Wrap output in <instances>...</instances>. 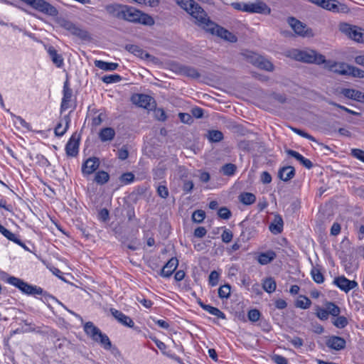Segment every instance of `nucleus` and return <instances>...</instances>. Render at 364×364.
Instances as JSON below:
<instances>
[{"instance_id":"nucleus-1","label":"nucleus","mask_w":364,"mask_h":364,"mask_svg":"<svg viewBox=\"0 0 364 364\" xmlns=\"http://www.w3.org/2000/svg\"><path fill=\"white\" fill-rule=\"evenodd\" d=\"M121 19L149 26L155 23L154 19L150 15L127 5L124 6Z\"/></svg>"},{"instance_id":"nucleus-2","label":"nucleus","mask_w":364,"mask_h":364,"mask_svg":"<svg viewBox=\"0 0 364 364\" xmlns=\"http://www.w3.org/2000/svg\"><path fill=\"white\" fill-rule=\"evenodd\" d=\"M287 56L296 60L308 63H314L320 65L325 62V57L323 55L311 49H292L288 51Z\"/></svg>"},{"instance_id":"nucleus-3","label":"nucleus","mask_w":364,"mask_h":364,"mask_svg":"<svg viewBox=\"0 0 364 364\" xmlns=\"http://www.w3.org/2000/svg\"><path fill=\"white\" fill-rule=\"evenodd\" d=\"M176 2L196 20L199 26L207 19L206 12L194 0H176Z\"/></svg>"},{"instance_id":"nucleus-4","label":"nucleus","mask_w":364,"mask_h":364,"mask_svg":"<svg viewBox=\"0 0 364 364\" xmlns=\"http://www.w3.org/2000/svg\"><path fill=\"white\" fill-rule=\"evenodd\" d=\"M85 333L90 336L95 342L101 345L105 350H109L112 343L108 336L103 333L92 322H86L84 325Z\"/></svg>"},{"instance_id":"nucleus-5","label":"nucleus","mask_w":364,"mask_h":364,"mask_svg":"<svg viewBox=\"0 0 364 364\" xmlns=\"http://www.w3.org/2000/svg\"><path fill=\"white\" fill-rule=\"evenodd\" d=\"M204 21L205 22L200 25V27L206 31L212 34H215L221 38H223L230 42L237 41V38L235 35H233L228 30L215 24L214 22L210 20L208 16Z\"/></svg>"},{"instance_id":"nucleus-6","label":"nucleus","mask_w":364,"mask_h":364,"mask_svg":"<svg viewBox=\"0 0 364 364\" xmlns=\"http://www.w3.org/2000/svg\"><path fill=\"white\" fill-rule=\"evenodd\" d=\"M339 31L349 39L358 43H364V29L348 23H341Z\"/></svg>"},{"instance_id":"nucleus-7","label":"nucleus","mask_w":364,"mask_h":364,"mask_svg":"<svg viewBox=\"0 0 364 364\" xmlns=\"http://www.w3.org/2000/svg\"><path fill=\"white\" fill-rule=\"evenodd\" d=\"M7 282L16 287H18L22 292L28 295H40L43 292L41 287L30 285L23 280L14 277H9L7 279Z\"/></svg>"},{"instance_id":"nucleus-8","label":"nucleus","mask_w":364,"mask_h":364,"mask_svg":"<svg viewBox=\"0 0 364 364\" xmlns=\"http://www.w3.org/2000/svg\"><path fill=\"white\" fill-rule=\"evenodd\" d=\"M55 21L60 27L63 28L73 36H77L82 39H85L88 37L87 31L81 29L73 23L64 18H57Z\"/></svg>"},{"instance_id":"nucleus-9","label":"nucleus","mask_w":364,"mask_h":364,"mask_svg":"<svg viewBox=\"0 0 364 364\" xmlns=\"http://www.w3.org/2000/svg\"><path fill=\"white\" fill-rule=\"evenodd\" d=\"M247 13L269 15L271 9L264 1L255 0V1L247 2Z\"/></svg>"},{"instance_id":"nucleus-10","label":"nucleus","mask_w":364,"mask_h":364,"mask_svg":"<svg viewBox=\"0 0 364 364\" xmlns=\"http://www.w3.org/2000/svg\"><path fill=\"white\" fill-rule=\"evenodd\" d=\"M320 7L333 13L346 14L349 11L348 7L338 0H323Z\"/></svg>"},{"instance_id":"nucleus-11","label":"nucleus","mask_w":364,"mask_h":364,"mask_svg":"<svg viewBox=\"0 0 364 364\" xmlns=\"http://www.w3.org/2000/svg\"><path fill=\"white\" fill-rule=\"evenodd\" d=\"M288 23L296 35L302 37L312 36L311 31L309 30L304 23L295 18H289Z\"/></svg>"},{"instance_id":"nucleus-12","label":"nucleus","mask_w":364,"mask_h":364,"mask_svg":"<svg viewBox=\"0 0 364 364\" xmlns=\"http://www.w3.org/2000/svg\"><path fill=\"white\" fill-rule=\"evenodd\" d=\"M322 64L324 65V68L335 73L342 75H346L348 73L349 65L346 63L325 60Z\"/></svg>"},{"instance_id":"nucleus-13","label":"nucleus","mask_w":364,"mask_h":364,"mask_svg":"<svg viewBox=\"0 0 364 364\" xmlns=\"http://www.w3.org/2000/svg\"><path fill=\"white\" fill-rule=\"evenodd\" d=\"M132 102L140 107L145 109H152L154 107L153 98L147 95L135 94L132 97Z\"/></svg>"},{"instance_id":"nucleus-14","label":"nucleus","mask_w":364,"mask_h":364,"mask_svg":"<svg viewBox=\"0 0 364 364\" xmlns=\"http://www.w3.org/2000/svg\"><path fill=\"white\" fill-rule=\"evenodd\" d=\"M250 62L255 66L267 71L272 72L274 68L273 64L269 60L256 54L250 56Z\"/></svg>"},{"instance_id":"nucleus-15","label":"nucleus","mask_w":364,"mask_h":364,"mask_svg":"<svg viewBox=\"0 0 364 364\" xmlns=\"http://www.w3.org/2000/svg\"><path fill=\"white\" fill-rule=\"evenodd\" d=\"M333 283L342 291L348 293L351 289L358 287V283L354 280H349L344 276L334 279Z\"/></svg>"},{"instance_id":"nucleus-16","label":"nucleus","mask_w":364,"mask_h":364,"mask_svg":"<svg viewBox=\"0 0 364 364\" xmlns=\"http://www.w3.org/2000/svg\"><path fill=\"white\" fill-rule=\"evenodd\" d=\"M341 94L348 99L364 103V93L360 90L350 88H343Z\"/></svg>"},{"instance_id":"nucleus-17","label":"nucleus","mask_w":364,"mask_h":364,"mask_svg":"<svg viewBox=\"0 0 364 364\" xmlns=\"http://www.w3.org/2000/svg\"><path fill=\"white\" fill-rule=\"evenodd\" d=\"M79 137L76 134L71 136L65 146V151L68 156H75L78 152Z\"/></svg>"},{"instance_id":"nucleus-18","label":"nucleus","mask_w":364,"mask_h":364,"mask_svg":"<svg viewBox=\"0 0 364 364\" xmlns=\"http://www.w3.org/2000/svg\"><path fill=\"white\" fill-rule=\"evenodd\" d=\"M70 123V117L69 114H66L62 117L55 128V134L58 136H63L67 132Z\"/></svg>"},{"instance_id":"nucleus-19","label":"nucleus","mask_w":364,"mask_h":364,"mask_svg":"<svg viewBox=\"0 0 364 364\" xmlns=\"http://www.w3.org/2000/svg\"><path fill=\"white\" fill-rule=\"evenodd\" d=\"M100 166L99 159L96 157L89 158L85 161L82 167L84 175H90L95 171Z\"/></svg>"},{"instance_id":"nucleus-20","label":"nucleus","mask_w":364,"mask_h":364,"mask_svg":"<svg viewBox=\"0 0 364 364\" xmlns=\"http://www.w3.org/2000/svg\"><path fill=\"white\" fill-rule=\"evenodd\" d=\"M178 265V261L176 258L172 257L164 266L161 270L160 274L164 277H169L172 273L176 270Z\"/></svg>"},{"instance_id":"nucleus-21","label":"nucleus","mask_w":364,"mask_h":364,"mask_svg":"<svg viewBox=\"0 0 364 364\" xmlns=\"http://www.w3.org/2000/svg\"><path fill=\"white\" fill-rule=\"evenodd\" d=\"M72 90L68 86V82L66 81L63 85V97L61 102L60 112H63L70 107V102L72 97Z\"/></svg>"},{"instance_id":"nucleus-22","label":"nucleus","mask_w":364,"mask_h":364,"mask_svg":"<svg viewBox=\"0 0 364 364\" xmlns=\"http://www.w3.org/2000/svg\"><path fill=\"white\" fill-rule=\"evenodd\" d=\"M326 345L328 348L340 350L343 349L346 346V341L339 336H331L326 341Z\"/></svg>"},{"instance_id":"nucleus-23","label":"nucleus","mask_w":364,"mask_h":364,"mask_svg":"<svg viewBox=\"0 0 364 364\" xmlns=\"http://www.w3.org/2000/svg\"><path fill=\"white\" fill-rule=\"evenodd\" d=\"M111 313L112 316L122 324L128 327H132L134 326V322L131 318L126 316L122 312L116 309H111Z\"/></svg>"},{"instance_id":"nucleus-24","label":"nucleus","mask_w":364,"mask_h":364,"mask_svg":"<svg viewBox=\"0 0 364 364\" xmlns=\"http://www.w3.org/2000/svg\"><path fill=\"white\" fill-rule=\"evenodd\" d=\"M124 6L122 4H109L105 6V10L109 15L121 19Z\"/></svg>"},{"instance_id":"nucleus-25","label":"nucleus","mask_w":364,"mask_h":364,"mask_svg":"<svg viewBox=\"0 0 364 364\" xmlns=\"http://www.w3.org/2000/svg\"><path fill=\"white\" fill-rule=\"evenodd\" d=\"M287 154L294 158H295L298 161H299L304 167L306 168H311L312 167V163L308 159L304 158L302 155H301L299 152L288 149L286 151Z\"/></svg>"},{"instance_id":"nucleus-26","label":"nucleus","mask_w":364,"mask_h":364,"mask_svg":"<svg viewBox=\"0 0 364 364\" xmlns=\"http://www.w3.org/2000/svg\"><path fill=\"white\" fill-rule=\"evenodd\" d=\"M46 50L53 63L58 68L62 67L63 65V58L57 53L55 48L53 46H48Z\"/></svg>"},{"instance_id":"nucleus-27","label":"nucleus","mask_w":364,"mask_h":364,"mask_svg":"<svg viewBox=\"0 0 364 364\" xmlns=\"http://www.w3.org/2000/svg\"><path fill=\"white\" fill-rule=\"evenodd\" d=\"M295 175V170L292 166H285L279 171V177L284 181H288Z\"/></svg>"},{"instance_id":"nucleus-28","label":"nucleus","mask_w":364,"mask_h":364,"mask_svg":"<svg viewBox=\"0 0 364 364\" xmlns=\"http://www.w3.org/2000/svg\"><path fill=\"white\" fill-rule=\"evenodd\" d=\"M7 112L10 113L12 122L17 129H25L26 130L31 129L30 124L27 123L21 117L15 115L12 112H10L9 110H7Z\"/></svg>"},{"instance_id":"nucleus-29","label":"nucleus","mask_w":364,"mask_h":364,"mask_svg":"<svg viewBox=\"0 0 364 364\" xmlns=\"http://www.w3.org/2000/svg\"><path fill=\"white\" fill-rule=\"evenodd\" d=\"M198 304L203 309L208 311L209 314H210L213 316H215L216 317H218L219 318H222V319L225 318V314L223 312H222L219 309L212 306H210V305L204 304L201 301H198Z\"/></svg>"},{"instance_id":"nucleus-30","label":"nucleus","mask_w":364,"mask_h":364,"mask_svg":"<svg viewBox=\"0 0 364 364\" xmlns=\"http://www.w3.org/2000/svg\"><path fill=\"white\" fill-rule=\"evenodd\" d=\"M115 136V131L111 127L102 129L99 133V137L103 142L112 141Z\"/></svg>"},{"instance_id":"nucleus-31","label":"nucleus","mask_w":364,"mask_h":364,"mask_svg":"<svg viewBox=\"0 0 364 364\" xmlns=\"http://www.w3.org/2000/svg\"><path fill=\"white\" fill-rule=\"evenodd\" d=\"M94 63L97 68L105 71L115 70L119 66L117 63H108L100 60H96Z\"/></svg>"},{"instance_id":"nucleus-32","label":"nucleus","mask_w":364,"mask_h":364,"mask_svg":"<svg viewBox=\"0 0 364 364\" xmlns=\"http://www.w3.org/2000/svg\"><path fill=\"white\" fill-rule=\"evenodd\" d=\"M276 257V253L269 250L266 252L261 253L258 257V262L262 265L267 264L274 260Z\"/></svg>"},{"instance_id":"nucleus-33","label":"nucleus","mask_w":364,"mask_h":364,"mask_svg":"<svg viewBox=\"0 0 364 364\" xmlns=\"http://www.w3.org/2000/svg\"><path fill=\"white\" fill-rule=\"evenodd\" d=\"M126 49L129 52L134 54L136 56L140 57L141 58L149 59V58H151V56L148 53L144 52L143 50H141L137 46H135V45H127L126 46Z\"/></svg>"},{"instance_id":"nucleus-34","label":"nucleus","mask_w":364,"mask_h":364,"mask_svg":"<svg viewBox=\"0 0 364 364\" xmlns=\"http://www.w3.org/2000/svg\"><path fill=\"white\" fill-rule=\"evenodd\" d=\"M283 229V220L279 215H276L269 225V230L274 234L280 233Z\"/></svg>"},{"instance_id":"nucleus-35","label":"nucleus","mask_w":364,"mask_h":364,"mask_svg":"<svg viewBox=\"0 0 364 364\" xmlns=\"http://www.w3.org/2000/svg\"><path fill=\"white\" fill-rule=\"evenodd\" d=\"M311 300L303 295L299 296L295 301V306L301 309H307L311 306Z\"/></svg>"},{"instance_id":"nucleus-36","label":"nucleus","mask_w":364,"mask_h":364,"mask_svg":"<svg viewBox=\"0 0 364 364\" xmlns=\"http://www.w3.org/2000/svg\"><path fill=\"white\" fill-rule=\"evenodd\" d=\"M0 232L8 240L13 241L14 242L21 245V240L11 231L7 230L6 228H4L3 225L0 224Z\"/></svg>"},{"instance_id":"nucleus-37","label":"nucleus","mask_w":364,"mask_h":364,"mask_svg":"<svg viewBox=\"0 0 364 364\" xmlns=\"http://www.w3.org/2000/svg\"><path fill=\"white\" fill-rule=\"evenodd\" d=\"M276 282L272 277L265 279L262 283V288L267 293L274 292L276 289Z\"/></svg>"},{"instance_id":"nucleus-38","label":"nucleus","mask_w":364,"mask_h":364,"mask_svg":"<svg viewBox=\"0 0 364 364\" xmlns=\"http://www.w3.org/2000/svg\"><path fill=\"white\" fill-rule=\"evenodd\" d=\"M109 179V175L105 171H100L95 173V181L100 185L106 183Z\"/></svg>"},{"instance_id":"nucleus-39","label":"nucleus","mask_w":364,"mask_h":364,"mask_svg":"<svg viewBox=\"0 0 364 364\" xmlns=\"http://www.w3.org/2000/svg\"><path fill=\"white\" fill-rule=\"evenodd\" d=\"M346 75H350L353 77L364 78V70L349 65Z\"/></svg>"},{"instance_id":"nucleus-40","label":"nucleus","mask_w":364,"mask_h":364,"mask_svg":"<svg viewBox=\"0 0 364 364\" xmlns=\"http://www.w3.org/2000/svg\"><path fill=\"white\" fill-rule=\"evenodd\" d=\"M325 306L328 315L338 316L341 313L340 308L333 302H326Z\"/></svg>"},{"instance_id":"nucleus-41","label":"nucleus","mask_w":364,"mask_h":364,"mask_svg":"<svg viewBox=\"0 0 364 364\" xmlns=\"http://www.w3.org/2000/svg\"><path fill=\"white\" fill-rule=\"evenodd\" d=\"M208 139L211 142H219L223 138V134L218 130H210L208 133Z\"/></svg>"},{"instance_id":"nucleus-42","label":"nucleus","mask_w":364,"mask_h":364,"mask_svg":"<svg viewBox=\"0 0 364 364\" xmlns=\"http://www.w3.org/2000/svg\"><path fill=\"white\" fill-rule=\"evenodd\" d=\"M256 197L250 193H244L240 196V200L245 205H251L255 203Z\"/></svg>"},{"instance_id":"nucleus-43","label":"nucleus","mask_w":364,"mask_h":364,"mask_svg":"<svg viewBox=\"0 0 364 364\" xmlns=\"http://www.w3.org/2000/svg\"><path fill=\"white\" fill-rule=\"evenodd\" d=\"M336 317V318L333 320L332 323L336 328H343L348 325V322L345 316H339L338 315V316Z\"/></svg>"},{"instance_id":"nucleus-44","label":"nucleus","mask_w":364,"mask_h":364,"mask_svg":"<svg viewBox=\"0 0 364 364\" xmlns=\"http://www.w3.org/2000/svg\"><path fill=\"white\" fill-rule=\"evenodd\" d=\"M181 73L185 75H187L193 78L198 77L200 75L198 71L193 68L183 66L181 68Z\"/></svg>"},{"instance_id":"nucleus-45","label":"nucleus","mask_w":364,"mask_h":364,"mask_svg":"<svg viewBox=\"0 0 364 364\" xmlns=\"http://www.w3.org/2000/svg\"><path fill=\"white\" fill-rule=\"evenodd\" d=\"M311 274L312 278L315 282H316L318 284H321L323 282V280H324L323 276L318 269H317L316 267H313L311 271Z\"/></svg>"},{"instance_id":"nucleus-46","label":"nucleus","mask_w":364,"mask_h":364,"mask_svg":"<svg viewBox=\"0 0 364 364\" xmlns=\"http://www.w3.org/2000/svg\"><path fill=\"white\" fill-rule=\"evenodd\" d=\"M230 286L224 284L218 289V296L220 299H228L230 295Z\"/></svg>"},{"instance_id":"nucleus-47","label":"nucleus","mask_w":364,"mask_h":364,"mask_svg":"<svg viewBox=\"0 0 364 364\" xmlns=\"http://www.w3.org/2000/svg\"><path fill=\"white\" fill-rule=\"evenodd\" d=\"M122 80V77L117 74L105 75L102 77V80L107 84L118 82Z\"/></svg>"},{"instance_id":"nucleus-48","label":"nucleus","mask_w":364,"mask_h":364,"mask_svg":"<svg viewBox=\"0 0 364 364\" xmlns=\"http://www.w3.org/2000/svg\"><path fill=\"white\" fill-rule=\"evenodd\" d=\"M132 1L149 7H156L160 3V0H132Z\"/></svg>"},{"instance_id":"nucleus-49","label":"nucleus","mask_w":364,"mask_h":364,"mask_svg":"<svg viewBox=\"0 0 364 364\" xmlns=\"http://www.w3.org/2000/svg\"><path fill=\"white\" fill-rule=\"evenodd\" d=\"M316 316L321 320L325 321L328 318V314L326 309H323L318 306L315 307Z\"/></svg>"},{"instance_id":"nucleus-50","label":"nucleus","mask_w":364,"mask_h":364,"mask_svg":"<svg viewBox=\"0 0 364 364\" xmlns=\"http://www.w3.org/2000/svg\"><path fill=\"white\" fill-rule=\"evenodd\" d=\"M236 171V166L232 164H227L222 168V171L224 175L232 176Z\"/></svg>"},{"instance_id":"nucleus-51","label":"nucleus","mask_w":364,"mask_h":364,"mask_svg":"<svg viewBox=\"0 0 364 364\" xmlns=\"http://www.w3.org/2000/svg\"><path fill=\"white\" fill-rule=\"evenodd\" d=\"M205 217V213L203 210H198L193 212L192 219L195 223H201Z\"/></svg>"},{"instance_id":"nucleus-52","label":"nucleus","mask_w":364,"mask_h":364,"mask_svg":"<svg viewBox=\"0 0 364 364\" xmlns=\"http://www.w3.org/2000/svg\"><path fill=\"white\" fill-rule=\"evenodd\" d=\"M220 274L218 272L214 270L212 271L209 275V284L214 287L216 286L219 281Z\"/></svg>"},{"instance_id":"nucleus-53","label":"nucleus","mask_w":364,"mask_h":364,"mask_svg":"<svg viewBox=\"0 0 364 364\" xmlns=\"http://www.w3.org/2000/svg\"><path fill=\"white\" fill-rule=\"evenodd\" d=\"M248 318L252 322H256L259 319L260 313L257 309H252L247 314Z\"/></svg>"},{"instance_id":"nucleus-54","label":"nucleus","mask_w":364,"mask_h":364,"mask_svg":"<svg viewBox=\"0 0 364 364\" xmlns=\"http://www.w3.org/2000/svg\"><path fill=\"white\" fill-rule=\"evenodd\" d=\"M134 174L130 172H128V173H125L122 174L120 176L119 180L122 183H123L124 184H128V183L132 182L134 181Z\"/></svg>"},{"instance_id":"nucleus-55","label":"nucleus","mask_w":364,"mask_h":364,"mask_svg":"<svg viewBox=\"0 0 364 364\" xmlns=\"http://www.w3.org/2000/svg\"><path fill=\"white\" fill-rule=\"evenodd\" d=\"M157 193L162 198H166L168 196V191L166 186L159 185L157 187Z\"/></svg>"},{"instance_id":"nucleus-56","label":"nucleus","mask_w":364,"mask_h":364,"mask_svg":"<svg viewBox=\"0 0 364 364\" xmlns=\"http://www.w3.org/2000/svg\"><path fill=\"white\" fill-rule=\"evenodd\" d=\"M231 6L235 10L247 12V2H233Z\"/></svg>"},{"instance_id":"nucleus-57","label":"nucleus","mask_w":364,"mask_h":364,"mask_svg":"<svg viewBox=\"0 0 364 364\" xmlns=\"http://www.w3.org/2000/svg\"><path fill=\"white\" fill-rule=\"evenodd\" d=\"M155 117L160 121H164L166 119V115L163 109L158 108L154 110Z\"/></svg>"},{"instance_id":"nucleus-58","label":"nucleus","mask_w":364,"mask_h":364,"mask_svg":"<svg viewBox=\"0 0 364 364\" xmlns=\"http://www.w3.org/2000/svg\"><path fill=\"white\" fill-rule=\"evenodd\" d=\"M222 240L225 242H230L232 239V233L229 230H225L221 235Z\"/></svg>"},{"instance_id":"nucleus-59","label":"nucleus","mask_w":364,"mask_h":364,"mask_svg":"<svg viewBox=\"0 0 364 364\" xmlns=\"http://www.w3.org/2000/svg\"><path fill=\"white\" fill-rule=\"evenodd\" d=\"M272 359L276 364H288L287 360L279 355H274Z\"/></svg>"},{"instance_id":"nucleus-60","label":"nucleus","mask_w":364,"mask_h":364,"mask_svg":"<svg viewBox=\"0 0 364 364\" xmlns=\"http://www.w3.org/2000/svg\"><path fill=\"white\" fill-rule=\"evenodd\" d=\"M352 154L354 157L364 162V151H362L358 149H355L352 150Z\"/></svg>"},{"instance_id":"nucleus-61","label":"nucleus","mask_w":364,"mask_h":364,"mask_svg":"<svg viewBox=\"0 0 364 364\" xmlns=\"http://www.w3.org/2000/svg\"><path fill=\"white\" fill-rule=\"evenodd\" d=\"M218 215L221 218L228 219L230 217V212L227 208H221L218 210Z\"/></svg>"},{"instance_id":"nucleus-62","label":"nucleus","mask_w":364,"mask_h":364,"mask_svg":"<svg viewBox=\"0 0 364 364\" xmlns=\"http://www.w3.org/2000/svg\"><path fill=\"white\" fill-rule=\"evenodd\" d=\"M292 130L297 134L304 137V138H306V139H309L311 141H315V139L314 137H313L311 135L309 134L308 133L301 130V129H296V128H293Z\"/></svg>"},{"instance_id":"nucleus-63","label":"nucleus","mask_w":364,"mask_h":364,"mask_svg":"<svg viewBox=\"0 0 364 364\" xmlns=\"http://www.w3.org/2000/svg\"><path fill=\"white\" fill-rule=\"evenodd\" d=\"M207 231L203 227H198L194 231V235L197 237H203L205 235Z\"/></svg>"},{"instance_id":"nucleus-64","label":"nucleus","mask_w":364,"mask_h":364,"mask_svg":"<svg viewBox=\"0 0 364 364\" xmlns=\"http://www.w3.org/2000/svg\"><path fill=\"white\" fill-rule=\"evenodd\" d=\"M261 181L263 183H266V184L269 183L272 181L271 175L267 171L262 172L261 174Z\"/></svg>"}]
</instances>
